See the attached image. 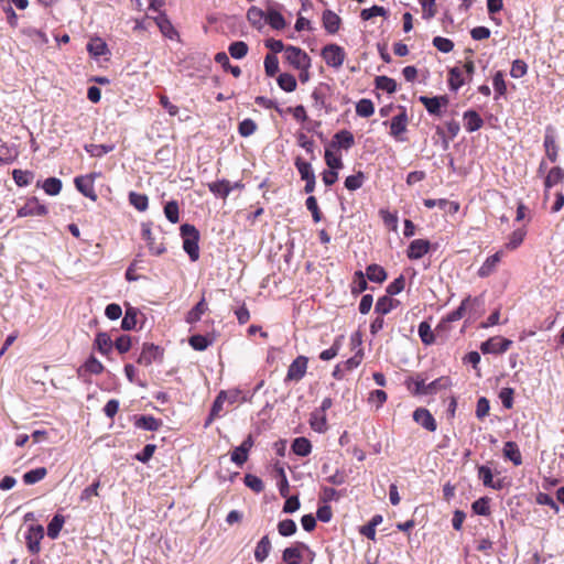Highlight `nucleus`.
Returning a JSON list of instances; mask_svg holds the SVG:
<instances>
[{"label":"nucleus","mask_w":564,"mask_h":564,"mask_svg":"<svg viewBox=\"0 0 564 564\" xmlns=\"http://www.w3.org/2000/svg\"><path fill=\"white\" fill-rule=\"evenodd\" d=\"M181 236L183 238V249L188 254L192 261H196L199 258V232L195 226L189 224H183L180 228Z\"/></svg>","instance_id":"1"},{"label":"nucleus","mask_w":564,"mask_h":564,"mask_svg":"<svg viewBox=\"0 0 564 564\" xmlns=\"http://www.w3.org/2000/svg\"><path fill=\"white\" fill-rule=\"evenodd\" d=\"M285 59L296 69L306 70L311 66L310 56L300 47L286 46L284 52Z\"/></svg>","instance_id":"2"},{"label":"nucleus","mask_w":564,"mask_h":564,"mask_svg":"<svg viewBox=\"0 0 564 564\" xmlns=\"http://www.w3.org/2000/svg\"><path fill=\"white\" fill-rule=\"evenodd\" d=\"M322 57L327 66L337 69L343 66L346 53L344 48L337 44H327L322 50Z\"/></svg>","instance_id":"3"},{"label":"nucleus","mask_w":564,"mask_h":564,"mask_svg":"<svg viewBox=\"0 0 564 564\" xmlns=\"http://www.w3.org/2000/svg\"><path fill=\"white\" fill-rule=\"evenodd\" d=\"M308 358L305 356L296 357L288 368L284 382H299L301 381L307 370Z\"/></svg>","instance_id":"4"},{"label":"nucleus","mask_w":564,"mask_h":564,"mask_svg":"<svg viewBox=\"0 0 564 564\" xmlns=\"http://www.w3.org/2000/svg\"><path fill=\"white\" fill-rule=\"evenodd\" d=\"M413 388L412 391L415 394H433L436 393L441 388L445 387V380L444 378L436 379L430 383H426L424 379L416 378L413 380ZM409 389H411V386H409Z\"/></svg>","instance_id":"5"},{"label":"nucleus","mask_w":564,"mask_h":564,"mask_svg":"<svg viewBox=\"0 0 564 564\" xmlns=\"http://www.w3.org/2000/svg\"><path fill=\"white\" fill-rule=\"evenodd\" d=\"M511 345L512 340L496 336L481 343L480 350L484 354H502L507 351Z\"/></svg>","instance_id":"6"},{"label":"nucleus","mask_w":564,"mask_h":564,"mask_svg":"<svg viewBox=\"0 0 564 564\" xmlns=\"http://www.w3.org/2000/svg\"><path fill=\"white\" fill-rule=\"evenodd\" d=\"M48 213L47 207L41 204L36 197H31L18 209L19 217L45 216Z\"/></svg>","instance_id":"7"},{"label":"nucleus","mask_w":564,"mask_h":564,"mask_svg":"<svg viewBox=\"0 0 564 564\" xmlns=\"http://www.w3.org/2000/svg\"><path fill=\"white\" fill-rule=\"evenodd\" d=\"M44 536V529L42 525H31L25 534L28 550L32 554H36L41 550V540Z\"/></svg>","instance_id":"8"},{"label":"nucleus","mask_w":564,"mask_h":564,"mask_svg":"<svg viewBox=\"0 0 564 564\" xmlns=\"http://www.w3.org/2000/svg\"><path fill=\"white\" fill-rule=\"evenodd\" d=\"M303 550H308V545L303 542H296L282 552V561L286 564H301Z\"/></svg>","instance_id":"9"},{"label":"nucleus","mask_w":564,"mask_h":564,"mask_svg":"<svg viewBox=\"0 0 564 564\" xmlns=\"http://www.w3.org/2000/svg\"><path fill=\"white\" fill-rule=\"evenodd\" d=\"M75 186L79 193H82L85 197L96 200L97 194L94 188V176L90 175H82L77 176L74 180Z\"/></svg>","instance_id":"10"},{"label":"nucleus","mask_w":564,"mask_h":564,"mask_svg":"<svg viewBox=\"0 0 564 564\" xmlns=\"http://www.w3.org/2000/svg\"><path fill=\"white\" fill-rule=\"evenodd\" d=\"M420 102L424 105L429 113L434 116L441 115V108L446 107L448 104L447 96H436V97H427V96H420L419 98Z\"/></svg>","instance_id":"11"},{"label":"nucleus","mask_w":564,"mask_h":564,"mask_svg":"<svg viewBox=\"0 0 564 564\" xmlns=\"http://www.w3.org/2000/svg\"><path fill=\"white\" fill-rule=\"evenodd\" d=\"M276 3H268L265 11V22L274 30H282L285 28L286 22L283 15L278 11Z\"/></svg>","instance_id":"12"},{"label":"nucleus","mask_w":564,"mask_h":564,"mask_svg":"<svg viewBox=\"0 0 564 564\" xmlns=\"http://www.w3.org/2000/svg\"><path fill=\"white\" fill-rule=\"evenodd\" d=\"M253 446V438L251 435H248L247 438L236 447L231 453V462H234L237 466H242L248 459V453Z\"/></svg>","instance_id":"13"},{"label":"nucleus","mask_w":564,"mask_h":564,"mask_svg":"<svg viewBox=\"0 0 564 564\" xmlns=\"http://www.w3.org/2000/svg\"><path fill=\"white\" fill-rule=\"evenodd\" d=\"M162 357V349L154 344H144L138 364L149 366Z\"/></svg>","instance_id":"14"},{"label":"nucleus","mask_w":564,"mask_h":564,"mask_svg":"<svg viewBox=\"0 0 564 564\" xmlns=\"http://www.w3.org/2000/svg\"><path fill=\"white\" fill-rule=\"evenodd\" d=\"M413 420L430 432H434L437 427L435 419L431 412L424 408H419L413 412Z\"/></svg>","instance_id":"15"},{"label":"nucleus","mask_w":564,"mask_h":564,"mask_svg":"<svg viewBox=\"0 0 564 564\" xmlns=\"http://www.w3.org/2000/svg\"><path fill=\"white\" fill-rule=\"evenodd\" d=\"M408 126V116L404 109L402 111L394 116L391 119L390 122V134L395 138L397 140L402 141L403 139L400 138V135L406 131Z\"/></svg>","instance_id":"16"},{"label":"nucleus","mask_w":564,"mask_h":564,"mask_svg":"<svg viewBox=\"0 0 564 564\" xmlns=\"http://www.w3.org/2000/svg\"><path fill=\"white\" fill-rule=\"evenodd\" d=\"M430 241L425 239H415L411 241L406 256L411 260H417L422 258L425 253L430 250Z\"/></svg>","instance_id":"17"},{"label":"nucleus","mask_w":564,"mask_h":564,"mask_svg":"<svg viewBox=\"0 0 564 564\" xmlns=\"http://www.w3.org/2000/svg\"><path fill=\"white\" fill-rule=\"evenodd\" d=\"M481 303V300L479 297L471 299L470 296H467L465 300L462 301L460 305L453 312H451L446 321L447 322H456L460 319L465 312L470 308L473 305H479Z\"/></svg>","instance_id":"18"},{"label":"nucleus","mask_w":564,"mask_h":564,"mask_svg":"<svg viewBox=\"0 0 564 564\" xmlns=\"http://www.w3.org/2000/svg\"><path fill=\"white\" fill-rule=\"evenodd\" d=\"M501 258H502V251H498L495 254L488 257L485 260V262L482 263V265L478 269V272H477L478 276L487 278L490 274H492L497 270V267H498L499 262L501 261Z\"/></svg>","instance_id":"19"},{"label":"nucleus","mask_w":564,"mask_h":564,"mask_svg":"<svg viewBox=\"0 0 564 564\" xmlns=\"http://www.w3.org/2000/svg\"><path fill=\"white\" fill-rule=\"evenodd\" d=\"M424 206L427 207V208L438 207L440 209H443V210H445L447 213H451V214H455L459 209V204L457 202H451V200H447L445 198H440V199L427 198V199H424Z\"/></svg>","instance_id":"20"},{"label":"nucleus","mask_w":564,"mask_h":564,"mask_svg":"<svg viewBox=\"0 0 564 564\" xmlns=\"http://www.w3.org/2000/svg\"><path fill=\"white\" fill-rule=\"evenodd\" d=\"M564 180V170L560 166L552 167L544 180V187H545V194L544 197L547 199L549 197V191L554 185L563 182Z\"/></svg>","instance_id":"21"},{"label":"nucleus","mask_w":564,"mask_h":564,"mask_svg":"<svg viewBox=\"0 0 564 564\" xmlns=\"http://www.w3.org/2000/svg\"><path fill=\"white\" fill-rule=\"evenodd\" d=\"M544 149H545V154L547 156V159L554 163L557 161V156H558V148L556 145V140H555V137L553 134V132L547 129L546 130V133L544 135Z\"/></svg>","instance_id":"22"},{"label":"nucleus","mask_w":564,"mask_h":564,"mask_svg":"<svg viewBox=\"0 0 564 564\" xmlns=\"http://www.w3.org/2000/svg\"><path fill=\"white\" fill-rule=\"evenodd\" d=\"M272 550V544L268 535L262 536L254 549V560L258 563H263Z\"/></svg>","instance_id":"23"},{"label":"nucleus","mask_w":564,"mask_h":564,"mask_svg":"<svg viewBox=\"0 0 564 564\" xmlns=\"http://www.w3.org/2000/svg\"><path fill=\"white\" fill-rule=\"evenodd\" d=\"M465 129L468 132H475L484 126V120L475 110L464 112Z\"/></svg>","instance_id":"24"},{"label":"nucleus","mask_w":564,"mask_h":564,"mask_svg":"<svg viewBox=\"0 0 564 564\" xmlns=\"http://www.w3.org/2000/svg\"><path fill=\"white\" fill-rule=\"evenodd\" d=\"M142 238L147 241L149 250L153 254H161L165 251V248L162 243H155L154 238L152 236L150 224H142Z\"/></svg>","instance_id":"25"},{"label":"nucleus","mask_w":564,"mask_h":564,"mask_svg":"<svg viewBox=\"0 0 564 564\" xmlns=\"http://www.w3.org/2000/svg\"><path fill=\"white\" fill-rule=\"evenodd\" d=\"M153 20L164 36L173 39L174 35H176L174 26L164 12H160V14L153 18Z\"/></svg>","instance_id":"26"},{"label":"nucleus","mask_w":564,"mask_h":564,"mask_svg":"<svg viewBox=\"0 0 564 564\" xmlns=\"http://www.w3.org/2000/svg\"><path fill=\"white\" fill-rule=\"evenodd\" d=\"M323 25L329 34H334L339 30L340 18L332 10H326L323 13Z\"/></svg>","instance_id":"27"},{"label":"nucleus","mask_w":564,"mask_h":564,"mask_svg":"<svg viewBox=\"0 0 564 564\" xmlns=\"http://www.w3.org/2000/svg\"><path fill=\"white\" fill-rule=\"evenodd\" d=\"M104 371V365L94 356H90L86 362L78 369V376L84 377L85 372L99 375Z\"/></svg>","instance_id":"28"},{"label":"nucleus","mask_w":564,"mask_h":564,"mask_svg":"<svg viewBox=\"0 0 564 564\" xmlns=\"http://www.w3.org/2000/svg\"><path fill=\"white\" fill-rule=\"evenodd\" d=\"M503 456L505 458L511 460L516 466L522 464V455L518 445L514 442H507L503 446Z\"/></svg>","instance_id":"29"},{"label":"nucleus","mask_w":564,"mask_h":564,"mask_svg":"<svg viewBox=\"0 0 564 564\" xmlns=\"http://www.w3.org/2000/svg\"><path fill=\"white\" fill-rule=\"evenodd\" d=\"M355 143L354 135L348 130L338 131L334 135L332 147H339L346 150L350 149Z\"/></svg>","instance_id":"30"},{"label":"nucleus","mask_w":564,"mask_h":564,"mask_svg":"<svg viewBox=\"0 0 564 564\" xmlns=\"http://www.w3.org/2000/svg\"><path fill=\"white\" fill-rule=\"evenodd\" d=\"M311 427L318 433H324L327 430L326 413L315 410L311 413L310 417Z\"/></svg>","instance_id":"31"},{"label":"nucleus","mask_w":564,"mask_h":564,"mask_svg":"<svg viewBox=\"0 0 564 564\" xmlns=\"http://www.w3.org/2000/svg\"><path fill=\"white\" fill-rule=\"evenodd\" d=\"M208 188L213 194L223 198H226L232 191V186L227 180L209 183Z\"/></svg>","instance_id":"32"},{"label":"nucleus","mask_w":564,"mask_h":564,"mask_svg":"<svg viewBox=\"0 0 564 564\" xmlns=\"http://www.w3.org/2000/svg\"><path fill=\"white\" fill-rule=\"evenodd\" d=\"M87 51L90 55L99 57L108 53V46L100 37H94L88 42Z\"/></svg>","instance_id":"33"},{"label":"nucleus","mask_w":564,"mask_h":564,"mask_svg":"<svg viewBox=\"0 0 564 564\" xmlns=\"http://www.w3.org/2000/svg\"><path fill=\"white\" fill-rule=\"evenodd\" d=\"M162 422L152 415H141L135 421V426L145 431H158Z\"/></svg>","instance_id":"34"},{"label":"nucleus","mask_w":564,"mask_h":564,"mask_svg":"<svg viewBox=\"0 0 564 564\" xmlns=\"http://www.w3.org/2000/svg\"><path fill=\"white\" fill-rule=\"evenodd\" d=\"M112 340L107 333H98L95 339V346L102 355H108L112 350Z\"/></svg>","instance_id":"35"},{"label":"nucleus","mask_w":564,"mask_h":564,"mask_svg":"<svg viewBox=\"0 0 564 564\" xmlns=\"http://www.w3.org/2000/svg\"><path fill=\"white\" fill-rule=\"evenodd\" d=\"M294 454L305 457L312 452V444L306 437H296L292 443Z\"/></svg>","instance_id":"36"},{"label":"nucleus","mask_w":564,"mask_h":564,"mask_svg":"<svg viewBox=\"0 0 564 564\" xmlns=\"http://www.w3.org/2000/svg\"><path fill=\"white\" fill-rule=\"evenodd\" d=\"M207 304L203 297L186 315V322L188 324L197 323L202 315L207 311Z\"/></svg>","instance_id":"37"},{"label":"nucleus","mask_w":564,"mask_h":564,"mask_svg":"<svg viewBox=\"0 0 564 564\" xmlns=\"http://www.w3.org/2000/svg\"><path fill=\"white\" fill-rule=\"evenodd\" d=\"M397 306V301L388 295L378 299L375 305V312L381 315L390 313Z\"/></svg>","instance_id":"38"},{"label":"nucleus","mask_w":564,"mask_h":564,"mask_svg":"<svg viewBox=\"0 0 564 564\" xmlns=\"http://www.w3.org/2000/svg\"><path fill=\"white\" fill-rule=\"evenodd\" d=\"M278 85L282 90L292 93L296 89L297 83L296 78L292 74L282 73L278 77Z\"/></svg>","instance_id":"39"},{"label":"nucleus","mask_w":564,"mask_h":564,"mask_svg":"<svg viewBox=\"0 0 564 564\" xmlns=\"http://www.w3.org/2000/svg\"><path fill=\"white\" fill-rule=\"evenodd\" d=\"M367 278L371 282L382 283L387 279L384 269L378 264H370L366 269Z\"/></svg>","instance_id":"40"},{"label":"nucleus","mask_w":564,"mask_h":564,"mask_svg":"<svg viewBox=\"0 0 564 564\" xmlns=\"http://www.w3.org/2000/svg\"><path fill=\"white\" fill-rule=\"evenodd\" d=\"M12 177L15 184L20 187L28 186L34 178V173L28 170H13Z\"/></svg>","instance_id":"41"},{"label":"nucleus","mask_w":564,"mask_h":564,"mask_svg":"<svg viewBox=\"0 0 564 564\" xmlns=\"http://www.w3.org/2000/svg\"><path fill=\"white\" fill-rule=\"evenodd\" d=\"M65 519L62 514H55L53 519L47 524V536L51 539H56L59 535V532L64 525Z\"/></svg>","instance_id":"42"},{"label":"nucleus","mask_w":564,"mask_h":564,"mask_svg":"<svg viewBox=\"0 0 564 564\" xmlns=\"http://www.w3.org/2000/svg\"><path fill=\"white\" fill-rule=\"evenodd\" d=\"M47 470L45 467H37L35 469L29 470L23 475V481L25 485H34L46 476Z\"/></svg>","instance_id":"43"},{"label":"nucleus","mask_w":564,"mask_h":564,"mask_svg":"<svg viewBox=\"0 0 564 564\" xmlns=\"http://www.w3.org/2000/svg\"><path fill=\"white\" fill-rule=\"evenodd\" d=\"M115 149L113 144H86L85 151L91 156L101 158L102 155L112 152Z\"/></svg>","instance_id":"44"},{"label":"nucleus","mask_w":564,"mask_h":564,"mask_svg":"<svg viewBox=\"0 0 564 564\" xmlns=\"http://www.w3.org/2000/svg\"><path fill=\"white\" fill-rule=\"evenodd\" d=\"M139 311L135 307L129 306L126 310L124 317L121 321V328L124 330H131L137 325V316Z\"/></svg>","instance_id":"45"},{"label":"nucleus","mask_w":564,"mask_h":564,"mask_svg":"<svg viewBox=\"0 0 564 564\" xmlns=\"http://www.w3.org/2000/svg\"><path fill=\"white\" fill-rule=\"evenodd\" d=\"M376 88L392 94L397 90V82L388 76H378L375 79Z\"/></svg>","instance_id":"46"},{"label":"nucleus","mask_w":564,"mask_h":564,"mask_svg":"<svg viewBox=\"0 0 564 564\" xmlns=\"http://www.w3.org/2000/svg\"><path fill=\"white\" fill-rule=\"evenodd\" d=\"M375 112L373 102L370 99H360L356 105V113L359 117L368 118Z\"/></svg>","instance_id":"47"},{"label":"nucleus","mask_w":564,"mask_h":564,"mask_svg":"<svg viewBox=\"0 0 564 564\" xmlns=\"http://www.w3.org/2000/svg\"><path fill=\"white\" fill-rule=\"evenodd\" d=\"M42 188L47 195L55 196L62 191V181L56 177H48L43 182Z\"/></svg>","instance_id":"48"},{"label":"nucleus","mask_w":564,"mask_h":564,"mask_svg":"<svg viewBox=\"0 0 564 564\" xmlns=\"http://www.w3.org/2000/svg\"><path fill=\"white\" fill-rule=\"evenodd\" d=\"M248 45L243 41L232 42L228 47L230 56L237 59L243 58L248 54Z\"/></svg>","instance_id":"49"},{"label":"nucleus","mask_w":564,"mask_h":564,"mask_svg":"<svg viewBox=\"0 0 564 564\" xmlns=\"http://www.w3.org/2000/svg\"><path fill=\"white\" fill-rule=\"evenodd\" d=\"M129 202L139 212L147 210L148 205H149L148 196L144 194L135 193V192H131L129 194Z\"/></svg>","instance_id":"50"},{"label":"nucleus","mask_w":564,"mask_h":564,"mask_svg":"<svg viewBox=\"0 0 564 564\" xmlns=\"http://www.w3.org/2000/svg\"><path fill=\"white\" fill-rule=\"evenodd\" d=\"M294 164L303 181L315 176L311 163L304 161L302 158H296Z\"/></svg>","instance_id":"51"},{"label":"nucleus","mask_w":564,"mask_h":564,"mask_svg":"<svg viewBox=\"0 0 564 564\" xmlns=\"http://www.w3.org/2000/svg\"><path fill=\"white\" fill-rule=\"evenodd\" d=\"M365 178V174L359 171L356 174L346 177L345 187L348 191H357L362 186Z\"/></svg>","instance_id":"52"},{"label":"nucleus","mask_w":564,"mask_h":564,"mask_svg":"<svg viewBox=\"0 0 564 564\" xmlns=\"http://www.w3.org/2000/svg\"><path fill=\"white\" fill-rule=\"evenodd\" d=\"M417 332L423 344L432 345L435 341L431 325L427 322H421Z\"/></svg>","instance_id":"53"},{"label":"nucleus","mask_w":564,"mask_h":564,"mask_svg":"<svg viewBox=\"0 0 564 564\" xmlns=\"http://www.w3.org/2000/svg\"><path fill=\"white\" fill-rule=\"evenodd\" d=\"M489 502H490V499L488 497H481L473 502L471 509L476 514L489 516L490 514Z\"/></svg>","instance_id":"54"},{"label":"nucleus","mask_w":564,"mask_h":564,"mask_svg":"<svg viewBox=\"0 0 564 564\" xmlns=\"http://www.w3.org/2000/svg\"><path fill=\"white\" fill-rule=\"evenodd\" d=\"M449 87L452 90H458L464 85L463 72L458 67H454L449 70Z\"/></svg>","instance_id":"55"},{"label":"nucleus","mask_w":564,"mask_h":564,"mask_svg":"<svg viewBox=\"0 0 564 564\" xmlns=\"http://www.w3.org/2000/svg\"><path fill=\"white\" fill-rule=\"evenodd\" d=\"M165 217L172 223L176 224L180 221L178 204L175 200L167 202L164 206Z\"/></svg>","instance_id":"56"},{"label":"nucleus","mask_w":564,"mask_h":564,"mask_svg":"<svg viewBox=\"0 0 564 564\" xmlns=\"http://www.w3.org/2000/svg\"><path fill=\"white\" fill-rule=\"evenodd\" d=\"M296 529V523L292 519H285L278 523V531L282 536L293 535Z\"/></svg>","instance_id":"57"},{"label":"nucleus","mask_w":564,"mask_h":564,"mask_svg":"<svg viewBox=\"0 0 564 564\" xmlns=\"http://www.w3.org/2000/svg\"><path fill=\"white\" fill-rule=\"evenodd\" d=\"M368 284L365 278V274L361 271L355 272L352 285H351V293L352 294H359L364 292L367 289Z\"/></svg>","instance_id":"58"},{"label":"nucleus","mask_w":564,"mask_h":564,"mask_svg":"<svg viewBox=\"0 0 564 564\" xmlns=\"http://www.w3.org/2000/svg\"><path fill=\"white\" fill-rule=\"evenodd\" d=\"M264 18L265 12L257 7H251L247 12L248 21L254 26H260Z\"/></svg>","instance_id":"59"},{"label":"nucleus","mask_w":564,"mask_h":564,"mask_svg":"<svg viewBox=\"0 0 564 564\" xmlns=\"http://www.w3.org/2000/svg\"><path fill=\"white\" fill-rule=\"evenodd\" d=\"M264 69L269 77L274 76L279 72V59L274 54H268L264 58Z\"/></svg>","instance_id":"60"},{"label":"nucleus","mask_w":564,"mask_h":564,"mask_svg":"<svg viewBox=\"0 0 564 564\" xmlns=\"http://www.w3.org/2000/svg\"><path fill=\"white\" fill-rule=\"evenodd\" d=\"M243 481L248 488H250L251 490H253L257 494L263 491V489H264V484H263L262 479H260L258 476L247 474L245 476Z\"/></svg>","instance_id":"61"},{"label":"nucleus","mask_w":564,"mask_h":564,"mask_svg":"<svg viewBox=\"0 0 564 564\" xmlns=\"http://www.w3.org/2000/svg\"><path fill=\"white\" fill-rule=\"evenodd\" d=\"M257 130V123L252 119H245L239 123L238 132L241 137H250Z\"/></svg>","instance_id":"62"},{"label":"nucleus","mask_w":564,"mask_h":564,"mask_svg":"<svg viewBox=\"0 0 564 564\" xmlns=\"http://www.w3.org/2000/svg\"><path fill=\"white\" fill-rule=\"evenodd\" d=\"M212 344V340H209L204 335H193L189 338V345L193 347V349L197 351H203L207 349V347Z\"/></svg>","instance_id":"63"},{"label":"nucleus","mask_w":564,"mask_h":564,"mask_svg":"<svg viewBox=\"0 0 564 564\" xmlns=\"http://www.w3.org/2000/svg\"><path fill=\"white\" fill-rule=\"evenodd\" d=\"M387 14V11L383 7L380 6H372L371 8L362 9L360 12V18L364 21H368L372 19L373 17H384Z\"/></svg>","instance_id":"64"}]
</instances>
